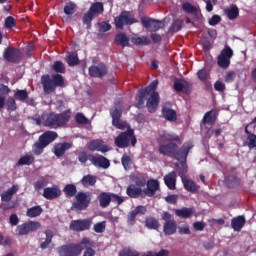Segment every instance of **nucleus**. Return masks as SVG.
<instances>
[{
    "mask_svg": "<svg viewBox=\"0 0 256 256\" xmlns=\"http://www.w3.org/2000/svg\"><path fill=\"white\" fill-rule=\"evenodd\" d=\"M126 195H128L130 199H139V197L145 199V193L143 188L135 184L128 185V187L126 188Z\"/></svg>",
    "mask_w": 256,
    "mask_h": 256,
    "instance_id": "412c9836",
    "label": "nucleus"
},
{
    "mask_svg": "<svg viewBox=\"0 0 256 256\" xmlns=\"http://www.w3.org/2000/svg\"><path fill=\"white\" fill-rule=\"evenodd\" d=\"M96 27H98V31H101L102 33H107V31H111V25L109 22L103 21L96 24Z\"/></svg>",
    "mask_w": 256,
    "mask_h": 256,
    "instance_id": "bf43d9fd",
    "label": "nucleus"
},
{
    "mask_svg": "<svg viewBox=\"0 0 256 256\" xmlns=\"http://www.w3.org/2000/svg\"><path fill=\"white\" fill-rule=\"evenodd\" d=\"M91 205V192H78L75 195L73 207L77 211H85Z\"/></svg>",
    "mask_w": 256,
    "mask_h": 256,
    "instance_id": "0eeeda50",
    "label": "nucleus"
},
{
    "mask_svg": "<svg viewBox=\"0 0 256 256\" xmlns=\"http://www.w3.org/2000/svg\"><path fill=\"white\" fill-rule=\"evenodd\" d=\"M41 228V223L37 221H28L16 227V235H29V233H34V231H39Z\"/></svg>",
    "mask_w": 256,
    "mask_h": 256,
    "instance_id": "9d476101",
    "label": "nucleus"
},
{
    "mask_svg": "<svg viewBox=\"0 0 256 256\" xmlns=\"http://www.w3.org/2000/svg\"><path fill=\"white\" fill-rule=\"evenodd\" d=\"M3 57L8 63L17 64L21 63V60L23 59V53L21 52V49L9 46L5 48Z\"/></svg>",
    "mask_w": 256,
    "mask_h": 256,
    "instance_id": "6e6552de",
    "label": "nucleus"
},
{
    "mask_svg": "<svg viewBox=\"0 0 256 256\" xmlns=\"http://www.w3.org/2000/svg\"><path fill=\"white\" fill-rule=\"evenodd\" d=\"M89 161L94 165V167H101L102 169H109L111 166V162L109 159L105 158L103 155L95 156L93 154H89Z\"/></svg>",
    "mask_w": 256,
    "mask_h": 256,
    "instance_id": "f3484780",
    "label": "nucleus"
},
{
    "mask_svg": "<svg viewBox=\"0 0 256 256\" xmlns=\"http://www.w3.org/2000/svg\"><path fill=\"white\" fill-rule=\"evenodd\" d=\"M146 107L149 113H155L157 111V107H159V93L153 92L150 94L146 102Z\"/></svg>",
    "mask_w": 256,
    "mask_h": 256,
    "instance_id": "b1692460",
    "label": "nucleus"
},
{
    "mask_svg": "<svg viewBox=\"0 0 256 256\" xmlns=\"http://www.w3.org/2000/svg\"><path fill=\"white\" fill-rule=\"evenodd\" d=\"M162 115L166 121H177V112H175L173 109L163 107Z\"/></svg>",
    "mask_w": 256,
    "mask_h": 256,
    "instance_id": "4c0bfd02",
    "label": "nucleus"
},
{
    "mask_svg": "<svg viewBox=\"0 0 256 256\" xmlns=\"http://www.w3.org/2000/svg\"><path fill=\"white\" fill-rule=\"evenodd\" d=\"M42 196L48 201H53V199H59L61 197V188L57 185H52L51 187H46L43 190Z\"/></svg>",
    "mask_w": 256,
    "mask_h": 256,
    "instance_id": "6ab92c4d",
    "label": "nucleus"
},
{
    "mask_svg": "<svg viewBox=\"0 0 256 256\" xmlns=\"http://www.w3.org/2000/svg\"><path fill=\"white\" fill-rule=\"evenodd\" d=\"M41 213H43V208H41V206H33L31 208H28L26 215L27 217L33 219L35 217H39Z\"/></svg>",
    "mask_w": 256,
    "mask_h": 256,
    "instance_id": "a18cd8bd",
    "label": "nucleus"
},
{
    "mask_svg": "<svg viewBox=\"0 0 256 256\" xmlns=\"http://www.w3.org/2000/svg\"><path fill=\"white\" fill-rule=\"evenodd\" d=\"M245 133L247 136L246 138V145L249 149H256V134L251 133L249 131V125L245 127Z\"/></svg>",
    "mask_w": 256,
    "mask_h": 256,
    "instance_id": "c85d7f7f",
    "label": "nucleus"
},
{
    "mask_svg": "<svg viewBox=\"0 0 256 256\" xmlns=\"http://www.w3.org/2000/svg\"><path fill=\"white\" fill-rule=\"evenodd\" d=\"M159 141H161V143H167L169 141H181V139L177 135H171L166 132H161Z\"/></svg>",
    "mask_w": 256,
    "mask_h": 256,
    "instance_id": "c03bdc74",
    "label": "nucleus"
},
{
    "mask_svg": "<svg viewBox=\"0 0 256 256\" xmlns=\"http://www.w3.org/2000/svg\"><path fill=\"white\" fill-rule=\"evenodd\" d=\"M112 125L116 127V129H125V122L122 121L121 118L112 119Z\"/></svg>",
    "mask_w": 256,
    "mask_h": 256,
    "instance_id": "774afa93",
    "label": "nucleus"
},
{
    "mask_svg": "<svg viewBox=\"0 0 256 256\" xmlns=\"http://www.w3.org/2000/svg\"><path fill=\"white\" fill-rule=\"evenodd\" d=\"M182 9L185 11V13H189L190 15L197 14V7H195L193 4L189 2H185L182 4Z\"/></svg>",
    "mask_w": 256,
    "mask_h": 256,
    "instance_id": "3c124183",
    "label": "nucleus"
},
{
    "mask_svg": "<svg viewBox=\"0 0 256 256\" xmlns=\"http://www.w3.org/2000/svg\"><path fill=\"white\" fill-rule=\"evenodd\" d=\"M121 164L125 171H131L133 158H131V156H129L127 153H124L121 157Z\"/></svg>",
    "mask_w": 256,
    "mask_h": 256,
    "instance_id": "a19ab883",
    "label": "nucleus"
},
{
    "mask_svg": "<svg viewBox=\"0 0 256 256\" xmlns=\"http://www.w3.org/2000/svg\"><path fill=\"white\" fill-rule=\"evenodd\" d=\"M164 183L168 189L175 191L177 189V172L172 171L164 176Z\"/></svg>",
    "mask_w": 256,
    "mask_h": 256,
    "instance_id": "393cba45",
    "label": "nucleus"
},
{
    "mask_svg": "<svg viewBox=\"0 0 256 256\" xmlns=\"http://www.w3.org/2000/svg\"><path fill=\"white\" fill-rule=\"evenodd\" d=\"M90 77L103 79L108 73V68L105 63H100L99 65H92L88 69Z\"/></svg>",
    "mask_w": 256,
    "mask_h": 256,
    "instance_id": "2eb2a0df",
    "label": "nucleus"
},
{
    "mask_svg": "<svg viewBox=\"0 0 256 256\" xmlns=\"http://www.w3.org/2000/svg\"><path fill=\"white\" fill-rule=\"evenodd\" d=\"M76 247H78L79 255H81L83 249L85 251H88V249H93V243L91 240L87 237H84L79 244H75Z\"/></svg>",
    "mask_w": 256,
    "mask_h": 256,
    "instance_id": "e433bc0d",
    "label": "nucleus"
},
{
    "mask_svg": "<svg viewBox=\"0 0 256 256\" xmlns=\"http://www.w3.org/2000/svg\"><path fill=\"white\" fill-rule=\"evenodd\" d=\"M163 233L166 236L175 235L177 233V221H167L163 225Z\"/></svg>",
    "mask_w": 256,
    "mask_h": 256,
    "instance_id": "bb28decb",
    "label": "nucleus"
},
{
    "mask_svg": "<svg viewBox=\"0 0 256 256\" xmlns=\"http://www.w3.org/2000/svg\"><path fill=\"white\" fill-rule=\"evenodd\" d=\"M141 23L146 29H150L152 33H156L159 29H163V22L153 18H142Z\"/></svg>",
    "mask_w": 256,
    "mask_h": 256,
    "instance_id": "dca6fc26",
    "label": "nucleus"
},
{
    "mask_svg": "<svg viewBox=\"0 0 256 256\" xmlns=\"http://www.w3.org/2000/svg\"><path fill=\"white\" fill-rule=\"evenodd\" d=\"M193 149V144L191 142H185L181 148L174 142H170L168 144H162L158 147V152L160 155H164L165 157H171L172 159H176V161H180L182 167H185L187 163V157H189V152Z\"/></svg>",
    "mask_w": 256,
    "mask_h": 256,
    "instance_id": "f257e3e1",
    "label": "nucleus"
},
{
    "mask_svg": "<svg viewBox=\"0 0 256 256\" xmlns=\"http://www.w3.org/2000/svg\"><path fill=\"white\" fill-rule=\"evenodd\" d=\"M116 29L123 30L125 25H133L138 23L137 19L133 18L130 11H122L118 17L114 19Z\"/></svg>",
    "mask_w": 256,
    "mask_h": 256,
    "instance_id": "1a4fd4ad",
    "label": "nucleus"
},
{
    "mask_svg": "<svg viewBox=\"0 0 256 256\" xmlns=\"http://www.w3.org/2000/svg\"><path fill=\"white\" fill-rule=\"evenodd\" d=\"M7 111L9 113H13V111H17V102L15 98L9 97L6 101Z\"/></svg>",
    "mask_w": 256,
    "mask_h": 256,
    "instance_id": "864d4df0",
    "label": "nucleus"
},
{
    "mask_svg": "<svg viewBox=\"0 0 256 256\" xmlns=\"http://www.w3.org/2000/svg\"><path fill=\"white\" fill-rule=\"evenodd\" d=\"M186 173L187 168H185V166H182V169L179 171V177L181 178L184 189H186V191H189V193H197V191H199V186L197 185V183H195V181L185 177Z\"/></svg>",
    "mask_w": 256,
    "mask_h": 256,
    "instance_id": "f8f14e48",
    "label": "nucleus"
},
{
    "mask_svg": "<svg viewBox=\"0 0 256 256\" xmlns=\"http://www.w3.org/2000/svg\"><path fill=\"white\" fill-rule=\"evenodd\" d=\"M88 150L99 151L100 153H107V151H109V148L105 144V141L101 139H95L88 143Z\"/></svg>",
    "mask_w": 256,
    "mask_h": 256,
    "instance_id": "5701e85b",
    "label": "nucleus"
},
{
    "mask_svg": "<svg viewBox=\"0 0 256 256\" xmlns=\"http://www.w3.org/2000/svg\"><path fill=\"white\" fill-rule=\"evenodd\" d=\"M130 142L132 147L137 145V138L135 137V131L133 129H128L127 131L120 133L114 140V144L119 149H127Z\"/></svg>",
    "mask_w": 256,
    "mask_h": 256,
    "instance_id": "423d86ee",
    "label": "nucleus"
},
{
    "mask_svg": "<svg viewBox=\"0 0 256 256\" xmlns=\"http://www.w3.org/2000/svg\"><path fill=\"white\" fill-rule=\"evenodd\" d=\"M69 149H71V143H58L54 146V155L56 157H63L65 155V152L69 151Z\"/></svg>",
    "mask_w": 256,
    "mask_h": 256,
    "instance_id": "cd10ccee",
    "label": "nucleus"
},
{
    "mask_svg": "<svg viewBox=\"0 0 256 256\" xmlns=\"http://www.w3.org/2000/svg\"><path fill=\"white\" fill-rule=\"evenodd\" d=\"M93 229L95 233H105V229H107V222L106 221L98 222L94 224Z\"/></svg>",
    "mask_w": 256,
    "mask_h": 256,
    "instance_id": "13d9d810",
    "label": "nucleus"
},
{
    "mask_svg": "<svg viewBox=\"0 0 256 256\" xmlns=\"http://www.w3.org/2000/svg\"><path fill=\"white\" fill-rule=\"evenodd\" d=\"M45 237L41 236L38 238L39 242V249L45 251V249H50L51 245L53 244V238L55 237V233L53 230L47 229L43 231Z\"/></svg>",
    "mask_w": 256,
    "mask_h": 256,
    "instance_id": "4468645a",
    "label": "nucleus"
},
{
    "mask_svg": "<svg viewBox=\"0 0 256 256\" xmlns=\"http://www.w3.org/2000/svg\"><path fill=\"white\" fill-rule=\"evenodd\" d=\"M131 43L133 45L141 46V45H149L151 40L147 36H134L131 38Z\"/></svg>",
    "mask_w": 256,
    "mask_h": 256,
    "instance_id": "79ce46f5",
    "label": "nucleus"
},
{
    "mask_svg": "<svg viewBox=\"0 0 256 256\" xmlns=\"http://www.w3.org/2000/svg\"><path fill=\"white\" fill-rule=\"evenodd\" d=\"M105 7L103 2H94L88 9V11L82 17L83 25H86L87 29H91L93 19L103 15Z\"/></svg>",
    "mask_w": 256,
    "mask_h": 256,
    "instance_id": "39448f33",
    "label": "nucleus"
},
{
    "mask_svg": "<svg viewBox=\"0 0 256 256\" xmlns=\"http://www.w3.org/2000/svg\"><path fill=\"white\" fill-rule=\"evenodd\" d=\"M14 99H16V101H21V103H27V105H35V100L33 98H29V92H27V89H17L14 92Z\"/></svg>",
    "mask_w": 256,
    "mask_h": 256,
    "instance_id": "4be33fe9",
    "label": "nucleus"
},
{
    "mask_svg": "<svg viewBox=\"0 0 256 256\" xmlns=\"http://www.w3.org/2000/svg\"><path fill=\"white\" fill-rule=\"evenodd\" d=\"M75 121L78 125H87L89 123V119L83 115V113H77L75 116Z\"/></svg>",
    "mask_w": 256,
    "mask_h": 256,
    "instance_id": "0e129e2a",
    "label": "nucleus"
},
{
    "mask_svg": "<svg viewBox=\"0 0 256 256\" xmlns=\"http://www.w3.org/2000/svg\"><path fill=\"white\" fill-rule=\"evenodd\" d=\"M215 121H217V112L212 109L205 113L202 123L204 125H213Z\"/></svg>",
    "mask_w": 256,
    "mask_h": 256,
    "instance_id": "473e14b6",
    "label": "nucleus"
},
{
    "mask_svg": "<svg viewBox=\"0 0 256 256\" xmlns=\"http://www.w3.org/2000/svg\"><path fill=\"white\" fill-rule=\"evenodd\" d=\"M147 95H149L148 93L145 92V90L140 89L138 91V96L136 97V107L138 109H141V107H143V105H145V97H147Z\"/></svg>",
    "mask_w": 256,
    "mask_h": 256,
    "instance_id": "49530a36",
    "label": "nucleus"
},
{
    "mask_svg": "<svg viewBox=\"0 0 256 256\" xmlns=\"http://www.w3.org/2000/svg\"><path fill=\"white\" fill-rule=\"evenodd\" d=\"M77 11V4L75 2H68L64 6V13L65 15H75V12Z\"/></svg>",
    "mask_w": 256,
    "mask_h": 256,
    "instance_id": "8fccbe9b",
    "label": "nucleus"
},
{
    "mask_svg": "<svg viewBox=\"0 0 256 256\" xmlns=\"http://www.w3.org/2000/svg\"><path fill=\"white\" fill-rule=\"evenodd\" d=\"M59 137V134L55 131H45L42 135L39 136L38 141L33 145L34 155H41L46 147H49L53 141Z\"/></svg>",
    "mask_w": 256,
    "mask_h": 256,
    "instance_id": "20e7f679",
    "label": "nucleus"
},
{
    "mask_svg": "<svg viewBox=\"0 0 256 256\" xmlns=\"http://www.w3.org/2000/svg\"><path fill=\"white\" fill-rule=\"evenodd\" d=\"M197 77L200 81H202V83H207L209 74L207 73V70L201 69L197 72Z\"/></svg>",
    "mask_w": 256,
    "mask_h": 256,
    "instance_id": "338daca9",
    "label": "nucleus"
},
{
    "mask_svg": "<svg viewBox=\"0 0 256 256\" xmlns=\"http://www.w3.org/2000/svg\"><path fill=\"white\" fill-rule=\"evenodd\" d=\"M174 213L176 217H179L180 219H191V217H193V213H195V209L182 207L174 210Z\"/></svg>",
    "mask_w": 256,
    "mask_h": 256,
    "instance_id": "a878e982",
    "label": "nucleus"
},
{
    "mask_svg": "<svg viewBox=\"0 0 256 256\" xmlns=\"http://www.w3.org/2000/svg\"><path fill=\"white\" fill-rule=\"evenodd\" d=\"M159 85V81L154 80L149 86L142 89L145 91L148 95H151V93H157V86Z\"/></svg>",
    "mask_w": 256,
    "mask_h": 256,
    "instance_id": "4d7b16f0",
    "label": "nucleus"
},
{
    "mask_svg": "<svg viewBox=\"0 0 256 256\" xmlns=\"http://www.w3.org/2000/svg\"><path fill=\"white\" fill-rule=\"evenodd\" d=\"M52 69L53 71H55V73H65L66 69H65V64H63V62L61 61H55L52 65Z\"/></svg>",
    "mask_w": 256,
    "mask_h": 256,
    "instance_id": "6e6d98bb",
    "label": "nucleus"
},
{
    "mask_svg": "<svg viewBox=\"0 0 256 256\" xmlns=\"http://www.w3.org/2000/svg\"><path fill=\"white\" fill-rule=\"evenodd\" d=\"M93 225V220L91 218L77 219L70 222V230L76 231V233H81L83 231H89Z\"/></svg>",
    "mask_w": 256,
    "mask_h": 256,
    "instance_id": "9b49d317",
    "label": "nucleus"
},
{
    "mask_svg": "<svg viewBox=\"0 0 256 256\" xmlns=\"http://www.w3.org/2000/svg\"><path fill=\"white\" fill-rule=\"evenodd\" d=\"M217 65L218 67H221V69H229V66L231 65V60L218 56Z\"/></svg>",
    "mask_w": 256,
    "mask_h": 256,
    "instance_id": "5fc2aeb1",
    "label": "nucleus"
},
{
    "mask_svg": "<svg viewBox=\"0 0 256 256\" xmlns=\"http://www.w3.org/2000/svg\"><path fill=\"white\" fill-rule=\"evenodd\" d=\"M98 201L100 207H102V209H106V207H109V205H111V194L107 192H101L98 195Z\"/></svg>",
    "mask_w": 256,
    "mask_h": 256,
    "instance_id": "7c9ffc66",
    "label": "nucleus"
},
{
    "mask_svg": "<svg viewBox=\"0 0 256 256\" xmlns=\"http://www.w3.org/2000/svg\"><path fill=\"white\" fill-rule=\"evenodd\" d=\"M115 43H117V45L120 47H131L129 37H127L125 33H118L115 36Z\"/></svg>",
    "mask_w": 256,
    "mask_h": 256,
    "instance_id": "72a5a7b5",
    "label": "nucleus"
},
{
    "mask_svg": "<svg viewBox=\"0 0 256 256\" xmlns=\"http://www.w3.org/2000/svg\"><path fill=\"white\" fill-rule=\"evenodd\" d=\"M119 256H139V251L126 247L119 252Z\"/></svg>",
    "mask_w": 256,
    "mask_h": 256,
    "instance_id": "603ef678",
    "label": "nucleus"
},
{
    "mask_svg": "<svg viewBox=\"0 0 256 256\" xmlns=\"http://www.w3.org/2000/svg\"><path fill=\"white\" fill-rule=\"evenodd\" d=\"M231 227L234 231H241L245 227V217L238 216L231 220Z\"/></svg>",
    "mask_w": 256,
    "mask_h": 256,
    "instance_id": "2f4dec72",
    "label": "nucleus"
},
{
    "mask_svg": "<svg viewBox=\"0 0 256 256\" xmlns=\"http://www.w3.org/2000/svg\"><path fill=\"white\" fill-rule=\"evenodd\" d=\"M41 83L44 93H47L49 95L51 93H55V89H57V87H64L65 79H63V76L61 74L52 75V79L49 74H44L41 77Z\"/></svg>",
    "mask_w": 256,
    "mask_h": 256,
    "instance_id": "7ed1b4c3",
    "label": "nucleus"
},
{
    "mask_svg": "<svg viewBox=\"0 0 256 256\" xmlns=\"http://www.w3.org/2000/svg\"><path fill=\"white\" fill-rule=\"evenodd\" d=\"M132 181H134V185H136V187H140L143 189V187H145V185H147V180H145L144 177H139V176H134L132 178Z\"/></svg>",
    "mask_w": 256,
    "mask_h": 256,
    "instance_id": "052dcab7",
    "label": "nucleus"
},
{
    "mask_svg": "<svg viewBox=\"0 0 256 256\" xmlns=\"http://www.w3.org/2000/svg\"><path fill=\"white\" fill-rule=\"evenodd\" d=\"M145 226L147 229L157 230L159 227H161V224H159V220H157V218L149 216L145 219Z\"/></svg>",
    "mask_w": 256,
    "mask_h": 256,
    "instance_id": "ea45409f",
    "label": "nucleus"
},
{
    "mask_svg": "<svg viewBox=\"0 0 256 256\" xmlns=\"http://www.w3.org/2000/svg\"><path fill=\"white\" fill-rule=\"evenodd\" d=\"M233 49H231L229 47V45H226L220 52V54L218 55V57H222L223 59H228L229 61H231V59L233 58Z\"/></svg>",
    "mask_w": 256,
    "mask_h": 256,
    "instance_id": "09e8293b",
    "label": "nucleus"
},
{
    "mask_svg": "<svg viewBox=\"0 0 256 256\" xmlns=\"http://www.w3.org/2000/svg\"><path fill=\"white\" fill-rule=\"evenodd\" d=\"M17 191H19V186L13 185L11 188L1 193L0 197H1L2 203L0 208L3 209V211H7L11 209V207L5 203H9V201L13 199V195H15Z\"/></svg>",
    "mask_w": 256,
    "mask_h": 256,
    "instance_id": "ddd939ff",
    "label": "nucleus"
},
{
    "mask_svg": "<svg viewBox=\"0 0 256 256\" xmlns=\"http://www.w3.org/2000/svg\"><path fill=\"white\" fill-rule=\"evenodd\" d=\"M63 193L68 199H71V197H76L78 193L77 186L75 184H66L63 188Z\"/></svg>",
    "mask_w": 256,
    "mask_h": 256,
    "instance_id": "f704fd0d",
    "label": "nucleus"
},
{
    "mask_svg": "<svg viewBox=\"0 0 256 256\" xmlns=\"http://www.w3.org/2000/svg\"><path fill=\"white\" fill-rule=\"evenodd\" d=\"M159 180L157 179H149L146 182V189H143L144 191V198L145 197H154L156 195L157 191H159Z\"/></svg>",
    "mask_w": 256,
    "mask_h": 256,
    "instance_id": "aec40b11",
    "label": "nucleus"
},
{
    "mask_svg": "<svg viewBox=\"0 0 256 256\" xmlns=\"http://www.w3.org/2000/svg\"><path fill=\"white\" fill-rule=\"evenodd\" d=\"M45 185H47V179L42 177L34 183V189L35 191H41Z\"/></svg>",
    "mask_w": 256,
    "mask_h": 256,
    "instance_id": "69168bd1",
    "label": "nucleus"
},
{
    "mask_svg": "<svg viewBox=\"0 0 256 256\" xmlns=\"http://www.w3.org/2000/svg\"><path fill=\"white\" fill-rule=\"evenodd\" d=\"M65 61L69 67H76V65L80 63L79 54H77V52H68Z\"/></svg>",
    "mask_w": 256,
    "mask_h": 256,
    "instance_id": "c756f323",
    "label": "nucleus"
},
{
    "mask_svg": "<svg viewBox=\"0 0 256 256\" xmlns=\"http://www.w3.org/2000/svg\"><path fill=\"white\" fill-rule=\"evenodd\" d=\"M80 183L85 188L93 187L97 183V177L91 174L85 175L82 177Z\"/></svg>",
    "mask_w": 256,
    "mask_h": 256,
    "instance_id": "c9c22d12",
    "label": "nucleus"
},
{
    "mask_svg": "<svg viewBox=\"0 0 256 256\" xmlns=\"http://www.w3.org/2000/svg\"><path fill=\"white\" fill-rule=\"evenodd\" d=\"M237 79V73L235 71H227L226 75L224 76L225 83H233Z\"/></svg>",
    "mask_w": 256,
    "mask_h": 256,
    "instance_id": "680f3d73",
    "label": "nucleus"
},
{
    "mask_svg": "<svg viewBox=\"0 0 256 256\" xmlns=\"http://www.w3.org/2000/svg\"><path fill=\"white\" fill-rule=\"evenodd\" d=\"M226 14L228 19L233 21V19H237V17H239V8L237 7V5L232 4L230 6V9L226 10Z\"/></svg>",
    "mask_w": 256,
    "mask_h": 256,
    "instance_id": "de8ad7c7",
    "label": "nucleus"
},
{
    "mask_svg": "<svg viewBox=\"0 0 256 256\" xmlns=\"http://www.w3.org/2000/svg\"><path fill=\"white\" fill-rule=\"evenodd\" d=\"M4 25L6 29H13V27L17 26V22H15V18L13 16H8L5 19Z\"/></svg>",
    "mask_w": 256,
    "mask_h": 256,
    "instance_id": "e2e57ef3",
    "label": "nucleus"
},
{
    "mask_svg": "<svg viewBox=\"0 0 256 256\" xmlns=\"http://www.w3.org/2000/svg\"><path fill=\"white\" fill-rule=\"evenodd\" d=\"M59 256H79V248L73 243L58 247Z\"/></svg>",
    "mask_w": 256,
    "mask_h": 256,
    "instance_id": "a211bd4d",
    "label": "nucleus"
},
{
    "mask_svg": "<svg viewBox=\"0 0 256 256\" xmlns=\"http://www.w3.org/2000/svg\"><path fill=\"white\" fill-rule=\"evenodd\" d=\"M35 161V157L33 155H29V154H26L24 156H22L18 162H17V166H23V165H33Z\"/></svg>",
    "mask_w": 256,
    "mask_h": 256,
    "instance_id": "37998d69",
    "label": "nucleus"
},
{
    "mask_svg": "<svg viewBox=\"0 0 256 256\" xmlns=\"http://www.w3.org/2000/svg\"><path fill=\"white\" fill-rule=\"evenodd\" d=\"M71 121V110H65L59 114L55 112L42 114V125L48 129H60Z\"/></svg>",
    "mask_w": 256,
    "mask_h": 256,
    "instance_id": "f03ea898",
    "label": "nucleus"
},
{
    "mask_svg": "<svg viewBox=\"0 0 256 256\" xmlns=\"http://www.w3.org/2000/svg\"><path fill=\"white\" fill-rule=\"evenodd\" d=\"M187 87H189V82L179 78L174 80L173 89L176 93H181V91H183V89H187Z\"/></svg>",
    "mask_w": 256,
    "mask_h": 256,
    "instance_id": "58836bf2",
    "label": "nucleus"
}]
</instances>
